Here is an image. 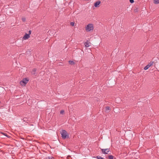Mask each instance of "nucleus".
<instances>
[{
  "label": "nucleus",
  "instance_id": "1",
  "mask_svg": "<svg viewBox=\"0 0 159 159\" xmlns=\"http://www.w3.org/2000/svg\"><path fill=\"white\" fill-rule=\"evenodd\" d=\"M86 31L89 32L93 30V25L92 24H88L85 27Z\"/></svg>",
  "mask_w": 159,
  "mask_h": 159
},
{
  "label": "nucleus",
  "instance_id": "2",
  "mask_svg": "<svg viewBox=\"0 0 159 159\" xmlns=\"http://www.w3.org/2000/svg\"><path fill=\"white\" fill-rule=\"evenodd\" d=\"M29 79L27 78H24L20 82V84L22 86H25L28 82Z\"/></svg>",
  "mask_w": 159,
  "mask_h": 159
},
{
  "label": "nucleus",
  "instance_id": "3",
  "mask_svg": "<svg viewBox=\"0 0 159 159\" xmlns=\"http://www.w3.org/2000/svg\"><path fill=\"white\" fill-rule=\"evenodd\" d=\"M61 137L63 139H65L66 138L69 137L68 133L65 130H62L61 132Z\"/></svg>",
  "mask_w": 159,
  "mask_h": 159
},
{
  "label": "nucleus",
  "instance_id": "4",
  "mask_svg": "<svg viewBox=\"0 0 159 159\" xmlns=\"http://www.w3.org/2000/svg\"><path fill=\"white\" fill-rule=\"evenodd\" d=\"M102 153L104 154H110L111 152V151L110 149V148H106V149H102L100 148Z\"/></svg>",
  "mask_w": 159,
  "mask_h": 159
},
{
  "label": "nucleus",
  "instance_id": "5",
  "mask_svg": "<svg viewBox=\"0 0 159 159\" xmlns=\"http://www.w3.org/2000/svg\"><path fill=\"white\" fill-rule=\"evenodd\" d=\"M4 136L5 137L9 138V136L6 133L1 132V138H5L4 137H2V136Z\"/></svg>",
  "mask_w": 159,
  "mask_h": 159
},
{
  "label": "nucleus",
  "instance_id": "6",
  "mask_svg": "<svg viewBox=\"0 0 159 159\" xmlns=\"http://www.w3.org/2000/svg\"><path fill=\"white\" fill-rule=\"evenodd\" d=\"M30 37V35H29V34L26 33L25 34V35L23 37V39H24L25 40L28 39Z\"/></svg>",
  "mask_w": 159,
  "mask_h": 159
},
{
  "label": "nucleus",
  "instance_id": "7",
  "mask_svg": "<svg viewBox=\"0 0 159 159\" xmlns=\"http://www.w3.org/2000/svg\"><path fill=\"white\" fill-rule=\"evenodd\" d=\"M101 2L100 1H98L94 3V6L95 7H98V5L100 4Z\"/></svg>",
  "mask_w": 159,
  "mask_h": 159
},
{
  "label": "nucleus",
  "instance_id": "8",
  "mask_svg": "<svg viewBox=\"0 0 159 159\" xmlns=\"http://www.w3.org/2000/svg\"><path fill=\"white\" fill-rule=\"evenodd\" d=\"M36 69L35 68H34L32 70L31 72V73L33 75H35L36 73Z\"/></svg>",
  "mask_w": 159,
  "mask_h": 159
},
{
  "label": "nucleus",
  "instance_id": "9",
  "mask_svg": "<svg viewBox=\"0 0 159 159\" xmlns=\"http://www.w3.org/2000/svg\"><path fill=\"white\" fill-rule=\"evenodd\" d=\"M110 110V107H107L106 108L105 111L107 112H109Z\"/></svg>",
  "mask_w": 159,
  "mask_h": 159
},
{
  "label": "nucleus",
  "instance_id": "10",
  "mask_svg": "<svg viewBox=\"0 0 159 159\" xmlns=\"http://www.w3.org/2000/svg\"><path fill=\"white\" fill-rule=\"evenodd\" d=\"M95 158L97 159H105L103 157H102L100 156H98L95 157Z\"/></svg>",
  "mask_w": 159,
  "mask_h": 159
},
{
  "label": "nucleus",
  "instance_id": "11",
  "mask_svg": "<svg viewBox=\"0 0 159 159\" xmlns=\"http://www.w3.org/2000/svg\"><path fill=\"white\" fill-rule=\"evenodd\" d=\"M85 46L86 47H89V43L88 42H86L84 43Z\"/></svg>",
  "mask_w": 159,
  "mask_h": 159
},
{
  "label": "nucleus",
  "instance_id": "12",
  "mask_svg": "<svg viewBox=\"0 0 159 159\" xmlns=\"http://www.w3.org/2000/svg\"><path fill=\"white\" fill-rule=\"evenodd\" d=\"M69 63L71 65H73L75 64V62L71 60L69 61Z\"/></svg>",
  "mask_w": 159,
  "mask_h": 159
},
{
  "label": "nucleus",
  "instance_id": "13",
  "mask_svg": "<svg viewBox=\"0 0 159 159\" xmlns=\"http://www.w3.org/2000/svg\"><path fill=\"white\" fill-rule=\"evenodd\" d=\"M108 158L109 159H113L114 157L112 155H109L108 156Z\"/></svg>",
  "mask_w": 159,
  "mask_h": 159
},
{
  "label": "nucleus",
  "instance_id": "14",
  "mask_svg": "<svg viewBox=\"0 0 159 159\" xmlns=\"http://www.w3.org/2000/svg\"><path fill=\"white\" fill-rule=\"evenodd\" d=\"M154 3L156 4L159 3V0H154Z\"/></svg>",
  "mask_w": 159,
  "mask_h": 159
},
{
  "label": "nucleus",
  "instance_id": "15",
  "mask_svg": "<svg viewBox=\"0 0 159 159\" xmlns=\"http://www.w3.org/2000/svg\"><path fill=\"white\" fill-rule=\"evenodd\" d=\"M149 66H148V65L146 66L144 68V69L145 70H147L148 68H149L150 67Z\"/></svg>",
  "mask_w": 159,
  "mask_h": 159
},
{
  "label": "nucleus",
  "instance_id": "16",
  "mask_svg": "<svg viewBox=\"0 0 159 159\" xmlns=\"http://www.w3.org/2000/svg\"><path fill=\"white\" fill-rule=\"evenodd\" d=\"M153 62H150L148 65L150 67L152 65Z\"/></svg>",
  "mask_w": 159,
  "mask_h": 159
},
{
  "label": "nucleus",
  "instance_id": "17",
  "mask_svg": "<svg viewBox=\"0 0 159 159\" xmlns=\"http://www.w3.org/2000/svg\"><path fill=\"white\" fill-rule=\"evenodd\" d=\"M64 111L63 110H61L60 112V114H62V115H63L64 114Z\"/></svg>",
  "mask_w": 159,
  "mask_h": 159
},
{
  "label": "nucleus",
  "instance_id": "18",
  "mask_svg": "<svg viewBox=\"0 0 159 159\" xmlns=\"http://www.w3.org/2000/svg\"><path fill=\"white\" fill-rule=\"evenodd\" d=\"M74 24H75V23L74 22H71L70 23V25L72 26H74Z\"/></svg>",
  "mask_w": 159,
  "mask_h": 159
},
{
  "label": "nucleus",
  "instance_id": "19",
  "mask_svg": "<svg viewBox=\"0 0 159 159\" xmlns=\"http://www.w3.org/2000/svg\"><path fill=\"white\" fill-rule=\"evenodd\" d=\"M48 159H55L54 157H48Z\"/></svg>",
  "mask_w": 159,
  "mask_h": 159
},
{
  "label": "nucleus",
  "instance_id": "20",
  "mask_svg": "<svg viewBox=\"0 0 159 159\" xmlns=\"http://www.w3.org/2000/svg\"><path fill=\"white\" fill-rule=\"evenodd\" d=\"M22 20L23 22H24L25 21V18H22Z\"/></svg>",
  "mask_w": 159,
  "mask_h": 159
},
{
  "label": "nucleus",
  "instance_id": "21",
  "mask_svg": "<svg viewBox=\"0 0 159 159\" xmlns=\"http://www.w3.org/2000/svg\"><path fill=\"white\" fill-rule=\"evenodd\" d=\"M130 2L132 3H133L134 2V0H129Z\"/></svg>",
  "mask_w": 159,
  "mask_h": 159
},
{
  "label": "nucleus",
  "instance_id": "22",
  "mask_svg": "<svg viewBox=\"0 0 159 159\" xmlns=\"http://www.w3.org/2000/svg\"><path fill=\"white\" fill-rule=\"evenodd\" d=\"M31 30H29V33L28 34H29V35H30V34H31Z\"/></svg>",
  "mask_w": 159,
  "mask_h": 159
},
{
  "label": "nucleus",
  "instance_id": "23",
  "mask_svg": "<svg viewBox=\"0 0 159 159\" xmlns=\"http://www.w3.org/2000/svg\"><path fill=\"white\" fill-rule=\"evenodd\" d=\"M2 23V22H1V23ZM2 23H3L2 24L3 25H4V23H4V22H2Z\"/></svg>",
  "mask_w": 159,
  "mask_h": 159
},
{
  "label": "nucleus",
  "instance_id": "24",
  "mask_svg": "<svg viewBox=\"0 0 159 159\" xmlns=\"http://www.w3.org/2000/svg\"><path fill=\"white\" fill-rule=\"evenodd\" d=\"M10 11V10H9V9L7 10V12L8 11Z\"/></svg>",
  "mask_w": 159,
  "mask_h": 159
},
{
  "label": "nucleus",
  "instance_id": "25",
  "mask_svg": "<svg viewBox=\"0 0 159 159\" xmlns=\"http://www.w3.org/2000/svg\"><path fill=\"white\" fill-rule=\"evenodd\" d=\"M4 88L3 87H2V89H3Z\"/></svg>",
  "mask_w": 159,
  "mask_h": 159
},
{
  "label": "nucleus",
  "instance_id": "26",
  "mask_svg": "<svg viewBox=\"0 0 159 159\" xmlns=\"http://www.w3.org/2000/svg\"><path fill=\"white\" fill-rule=\"evenodd\" d=\"M2 137H4L5 138V137L4 136H2Z\"/></svg>",
  "mask_w": 159,
  "mask_h": 159
}]
</instances>
